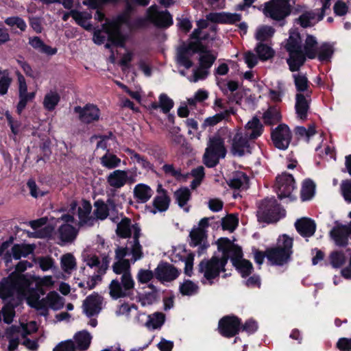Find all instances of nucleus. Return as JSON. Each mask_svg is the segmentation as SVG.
<instances>
[{"instance_id": "nucleus-1", "label": "nucleus", "mask_w": 351, "mask_h": 351, "mask_svg": "<svg viewBox=\"0 0 351 351\" xmlns=\"http://www.w3.org/2000/svg\"><path fill=\"white\" fill-rule=\"evenodd\" d=\"M293 239L286 234L280 235L276 245L267 247V261L272 266H283L292 260Z\"/></svg>"}, {"instance_id": "nucleus-2", "label": "nucleus", "mask_w": 351, "mask_h": 351, "mask_svg": "<svg viewBox=\"0 0 351 351\" xmlns=\"http://www.w3.org/2000/svg\"><path fill=\"white\" fill-rule=\"evenodd\" d=\"M259 222L272 223L285 216V210L274 198H265L258 207L256 214Z\"/></svg>"}, {"instance_id": "nucleus-3", "label": "nucleus", "mask_w": 351, "mask_h": 351, "mask_svg": "<svg viewBox=\"0 0 351 351\" xmlns=\"http://www.w3.org/2000/svg\"><path fill=\"white\" fill-rule=\"evenodd\" d=\"M289 0H270L265 3L263 13L276 21H284L291 13Z\"/></svg>"}, {"instance_id": "nucleus-4", "label": "nucleus", "mask_w": 351, "mask_h": 351, "mask_svg": "<svg viewBox=\"0 0 351 351\" xmlns=\"http://www.w3.org/2000/svg\"><path fill=\"white\" fill-rule=\"evenodd\" d=\"M134 287V281L130 271L124 272L121 278V282L118 279H114L109 285L110 295L113 300L129 296L130 291Z\"/></svg>"}, {"instance_id": "nucleus-5", "label": "nucleus", "mask_w": 351, "mask_h": 351, "mask_svg": "<svg viewBox=\"0 0 351 351\" xmlns=\"http://www.w3.org/2000/svg\"><path fill=\"white\" fill-rule=\"evenodd\" d=\"M198 273L203 275L201 282L204 285L210 286L215 283V280L219 279L222 271L220 269L215 259L212 256L210 258H204L197 266Z\"/></svg>"}, {"instance_id": "nucleus-6", "label": "nucleus", "mask_w": 351, "mask_h": 351, "mask_svg": "<svg viewBox=\"0 0 351 351\" xmlns=\"http://www.w3.org/2000/svg\"><path fill=\"white\" fill-rule=\"evenodd\" d=\"M241 327V319L233 314L223 316L218 323V331L226 338H231L238 335Z\"/></svg>"}, {"instance_id": "nucleus-7", "label": "nucleus", "mask_w": 351, "mask_h": 351, "mask_svg": "<svg viewBox=\"0 0 351 351\" xmlns=\"http://www.w3.org/2000/svg\"><path fill=\"white\" fill-rule=\"evenodd\" d=\"M271 139L275 147L280 150H286L291 141L292 133L285 123H280L271 132Z\"/></svg>"}, {"instance_id": "nucleus-8", "label": "nucleus", "mask_w": 351, "mask_h": 351, "mask_svg": "<svg viewBox=\"0 0 351 351\" xmlns=\"http://www.w3.org/2000/svg\"><path fill=\"white\" fill-rule=\"evenodd\" d=\"M276 184L279 199H282L285 197H289L291 200L296 199L292 195V192L295 189V181L291 174L283 173L281 176H277Z\"/></svg>"}, {"instance_id": "nucleus-9", "label": "nucleus", "mask_w": 351, "mask_h": 351, "mask_svg": "<svg viewBox=\"0 0 351 351\" xmlns=\"http://www.w3.org/2000/svg\"><path fill=\"white\" fill-rule=\"evenodd\" d=\"M148 12L149 21L158 28L167 29L173 23L172 15L167 10L158 11L156 7L152 5L149 8Z\"/></svg>"}, {"instance_id": "nucleus-10", "label": "nucleus", "mask_w": 351, "mask_h": 351, "mask_svg": "<svg viewBox=\"0 0 351 351\" xmlns=\"http://www.w3.org/2000/svg\"><path fill=\"white\" fill-rule=\"evenodd\" d=\"M73 111L78 114L79 120L85 124L97 121L100 117V110L97 106L92 104H87L84 107L77 106L74 107Z\"/></svg>"}, {"instance_id": "nucleus-11", "label": "nucleus", "mask_w": 351, "mask_h": 351, "mask_svg": "<svg viewBox=\"0 0 351 351\" xmlns=\"http://www.w3.org/2000/svg\"><path fill=\"white\" fill-rule=\"evenodd\" d=\"M250 140L248 137V132L245 134L238 130L232 138L231 152L233 155L243 156L246 152L248 154L252 153V147L249 143Z\"/></svg>"}, {"instance_id": "nucleus-12", "label": "nucleus", "mask_w": 351, "mask_h": 351, "mask_svg": "<svg viewBox=\"0 0 351 351\" xmlns=\"http://www.w3.org/2000/svg\"><path fill=\"white\" fill-rule=\"evenodd\" d=\"M329 234L337 247H346L348 245L350 234L347 225L337 223L330 230Z\"/></svg>"}, {"instance_id": "nucleus-13", "label": "nucleus", "mask_w": 351, "mask_h": 351, "mask_svg": "<svg viewBox=\"0 0 351 351\" xmlns=\"http://www.w3.org/2000/svg\"><path fill=\"white\" fill-rule=\"evenodd\" d=\"M189 237L191 239L189 245L192 247L198 246L197 253L199 255L204 253L209 246L206 241L207 231L193 227L189 233Z\"/></svg>"}, {"instance_id": "nucleus-14", "label": "nucleus", "mask_w": 351, "mask_h": 351, "mask_svg": "<svg viewBox=\"0 0 351 351\" xmlns=\"http://www.w3.org/2000/svg\"><path fill=\"white\" fill-rule=\"evenodd\" d=\"M154 274L160 281L171 282L176 279L180 273L173 265L161 261L155 269Z\"/></svg>"}, {"instance_id": "nucleus-15", "label": "nucleus", "mask_w": 351, "mask_h": 351, "mask_svg": "<svg viewBox=\"0 0 351 351\" xmlns=\"http://www.w3.org/2000/svg\"><path fill=\"white\" fill-rule=\"evenodd\" d=\"M102 297L93 292L86 298L83 302L84 313L88 317L97 315L101 310Z\"/></svg>"}, {"instance_id": "nucleus-16", "label": "nucleus", "mask_w": 351, "mask_h": 351, "mask_svg": "<svg viewBox=\"0 0 351 351\" xmlns=\"http://www.w3.org/2000/svg\"><path fill=\"white\" fill-rule=\"evenodd\" d=\"M206 18L208 21L214 23L220 24H235L237 22H240L242 16L238 13H230V12H210L206 15Z\"/></svg>"}, {"instance_id": "nucleus-17", "label": "nucleus", "mask_w": 351, "mask_h": 351, "mask_svg": "<svg viewBox=\"0 0 351 351\" xmlns=\"http://www.w3.org/2000/svg\"><path fill=\"white\" fill-rule=\"evenodd\" d=\"M134 180L128 176L127 171L124 170H115L110 173L107 177L108 184L115 189H121L126 183H132Z\"/></svg>"}, {"instance_id": "nucleus-18", "label": "nucleus", "mask_w": 351, "mask_h": 351, "mask_svg": "<svg viewBox=\"0 0 351 351\" xmlns=\"http://www.w3.org/2000/svg\"><path fill=\"white\" fill-rule=\"evenodd\" d=\"M217 249L222 254H232L234 257L242 258L243 256L242 248L233 243L228 237H221L217 241Z\"/></svg>"}, {"instance_id": "nucleus-19", "label": "nucleus", "mask_w": 351, "mask_h": 351, "mask_svg": "<svg viewBox=\"0 0 351 351\" xmlns=\"http://www.w3.org/2000/svg\"><path fill=\"white\" fill-rule=\"evenodd\" d=\"M297 232L303 237H311L316 231V224L313 219L302 217L295 223Z\"/></svg>"}, {"instance_id": "nucleus-20", "label": "nucleus", "mask_w": 351, "mask_h": 351, "mask_svg": "<svg viewBox=\"0 0 351 351\" xmlns=\"http://www.w3.org/2000/svg\"><path fill=\"white\" fill-rule=\"evenodd\" d=\"M194 47H191V42L187 45H181L178 50V63L186 69L193 66V62L191 58L195 54Z\"/></svg>"}, {"instance_id": "nucleus-21", "label": "nucleus", "mask_w": 351, "mask_h": 351, "mask_svg": "<svg viewBox=\"0 0 351 351\" xmlns=\"http://www.w3.org/2000/svg\"><path fill=\"white\" fill-rule=\"evenodd\" d=\"M303 93H297L295 95V110L298 118L302 121H306L308 112L310 109V100H308Z\"/></svg>"}, {"instance_id": "nucleus-22", "label": "nucleus", "mask_w": 351, "mask_h": 351, "mask_svg": "<svg viewBox=\"0 0 351 351\" xmlns=\"http://www.w3.org/2000/svg\"><path fill=\"white\" fill-rule=\"evenodd\" d=\"M206 153H210L213 156H218L219 157L224 158L226 154V149L223 139L219 136H215L210 138L208 147L206 149Z\"/></svg>"}, {"instance_id": "nucleus-23", "label": "nucleus", "mask_w": 351, "mask_h": 351, "mask_svg": "<svg viewBox=\"0 0 351 351\" xmlns=\"http://www.w3.org/2000/svg\"><path fill=\"white\" fill-rule=\"evenodd\" d=\"M289 58L287 59V63L289 65V70L291 72L298 71L302 66L306 62L307 57L303 52V50L289 52Z\"/></svg>"}, {"instance_id": "nucleus-24", "label": "nucleus", "mask_w": 351, "mask_h": 351, "mask_svg": "<svg viewBox=\"0 0 351 351\" xmlns=\"http://www.w3.org/2000/svg\"><path fill=\"white\" fill-rule=\"evenodd\" d=\"M133 245L131 249L133 261L135 262L140 260L143 256L142 246L140 243L139 239L141 237V227L138 223H135L133 226Z\"/></svg>"}, {"instance_id": "nucleus-25", "label": "nucleus", "mask_w": 351, "mask_h": 351, "mask_svg": "<svg viewBox=\"0 0 351 351\" xmlns=\"http://www.w3.org/2000/svg\"><path fill=\"white\" fill-rule=\"evenodd\" d=\"M232 263L241 274V277L244 278L248 277L254 270L252 263L249 260L243 258V257H233L232 258Z\"/></svg>"}, {"instance_id": "nucleus-26", "label": "nucleus", "mask_w": 351, "mask_h": 351, "mask_svg": "<svg viewBox=\"0 0 351 351\" xmlns=\"http://www.w3.org/2000/svg\"><path fill=\"white\" fill-rule=\"evenodd\" d=\"M162 195H156L153 199L154 209L150 210V212L156 214L158 212L166 211L170 205L171 198L167 195V191L165 189H162Z\"/></svg>"}, {"instance_id": "nucleus-27", "label": "nucleus", "mask_w": 351, "mask_h": 351, "mask_svg": "<svg viewBox=\"0 0 351 351\" xmlns=\"http://www.w3.org/2000/svg\"><path fill=\"white\" fill-rule=\"evenodd\" d=\"M29 45L40 53L47 56H53L56 54L58 51L57 48L46 45L38 36L29 37Z\"/></svg>"}, {"instance_id": "nucleus-28", "label": "nucleus", "mask_w": 351, "mask_h": 351, "mask_svg": "<svg viewBox=\"0 0 351 351\" xmlns=\"http://www.w3.org/2000/svg\"><path fill=\"white\" fill-rule=\"evenodd\" d=\"M173 197L178 206L184 208L185 212L188 213L190 208L185 207V206L191 198V192L189 188L186 186L180 187L174 192Z\"/></svg>"}, {"instance_id": "nucleus-29", "label": "nucleus", "mask_w": 351, "mask_h": 351, "mask_svg": "<svg viewBox=\"0 0 351 351\" xmlns=\"http://www.w3.org/2000/svg\"><path fill=\"white\" fill-rule=\"evenodd\" d=\"M317 45L318 43L316 38L313 35L307 34L303 50V52L307 58L310 60L316 58L318 49Z\"/></svg>"}, {"instance_id": "nucleus-30", "label": "nucleus", "mask_w": 351, "mask_h": 351, "mask_svg": "<svg viewBox=\"0 0 351 351\" xmlns=\"http://www.w3.org/2000/svg\"><path fill=\"white\" fill-rule=\"evenodd\" d=\"M71 14L76 23L87 31H90L93 28L91 23L87 21L92 18V14L88 12H80L77 10H71Z\"/></svg>"}, {"instance_id": "nucleus-31", "label": "nucleus", "mask_w": 351, "mask_h": 351, "mask_svg": "<svg viewBox=\"0 0 351 351\" xmlns=\"http://www.w3.org/2000/svg\"><path fill=\"white\" fill-rule=\"evenodd\" d=\"M285 48L289 52L302 50V38L298 31H291Z\"/></svg>"}, {"instance_id": "nucleus-32", "label": "nucleus", "mask_w": 351, "mask_h": 351, "mask_svg": "<svg viewBox=\"0 0 351 351\" xmlns=\"http://www.w3.org/2000/svg\"><path fill=\"white\" fill-rule=\"evenodd\" d=\"M153 193L150 186L145 184H138L134 189V197L141 203L147 202L152 196Z\"/></svg>"}, {"instance_id": "nucleus-33", "label": "nucleus", "mask_w": 351, "mask_h": 351, "mask_svg": "<svg viewBox=\"0 0 351 351\" xmlns=\"http://www.w3.org/2000/svg\"><path fill=\"white\" fill-rule=\"evenodd\" d=\"M231 189H240L249 183V178L247 175L240 171H236L232 177L227 182Z\"/></svg>"}, {"instance_id": "nucleus-34", "label": "nucleus", "mask_w": 351, "mask_h": 351, "mask_svg": "<svg viewBox=\"0 0 351 351\" xmlns=\"http://www.w3.org/2000/svg\"><path fill=\"white\" fill-rule=\"evenodd\" d=\"M13 258L20 260L34 253V246L30 244H14L11 248Z\"/></svg>"}, {"instance_id": "nucleus-35", "label": "nucleus", "mask_w": 351, "mask_h": 351, "mask_svg": "<svg viewBox=\"0 0 351 351\" xmlns=\"http://www.w3.org/2000/svg\"><path fill=\"white\" fill-rule=\"evenodd\" d=\"M296 90L298 93H305L306 97H311L312 90L309 89V81L304 74H295L293 75Z\"/></svg>"}, {"instance_id": "nucleus-36", "label": "nucleus", "mask_w": 351, "mask_h": 351, "mask_svg": "<svg viewBox=\"0 0 351 351\" xmlns=\"http://www.w3.org/2000/svg\"><path fill=\"white\" fill-rule=\"evenodd\" d=\"M245 129L252 130L250 133H248V137L250 140L256 139L263 132V125L256 117H254L252 120L247 122Z\"/></svg>"}, {"instance_id": "nucleus-37", "label": "nucleus", "mask_w": 351, "mask_h": 351, "mask_svg": "<svg viewBox=\"0 0 351 351\" xmlns=\"http://www.w3.org/2000/svg\"><path fill=\"white\" fill-rule=\"evenodd\" d=\"M131 219L128 217L123 218L117 224L116 234L122 239L130 238L132 236V230H133Z\"/></svg>"}, {"instance_id": "nucleus-38", "label": "nucleus", "mask_w": 351, "mask_h": 351, "mask_svg": "<svg viewBox=\"0 0 351 351\" xmlns=\"http://www.w3.org/2000/svg\"><path fill=\"white\" fill-rule=\"evenodd\" d=\"M102 29L108 34V40L111 45L116 47H123L125 45L124 38L120 30H116L110 27L102 25Z\"/></svg>"}, {"instance_id": "nucleus-39", "label": "nucleus", "mask_w": 351, "mask_h": 351, "mask_svg": "<svg viewBox=\"0 0 351 351\" xmlns=\"http://www.w3.org/2000/svg\"><path fill=\"white\" fill-rule=\"evenodd\" d=\"M74 339L77 345L76 348L81 351H85L90 345L92 337L87 330H82L75 335Z\"/></svg>"}, {"instance_id": "nucleus-40", "label": "nucleus", "mask_w": 351, "mask_h": 351, "mask_svg": "<svg viewBox=\"0 0 351 351\" xmlns=\"http://www.w3.org/2000/svg\"><path fill=\"white\" fill-rule=\"evenodd\" d=\"M60 239L63 242H72L77 235V230L72 225L66 223L60 226L58 229Z\"/></svg>"}, {"instance_id": "nucleus-41", "label": "nucleus", "mask_w": 351, "mask_h": 351, "mask_svg": "<svg viewBox=\"0 0 351 351\" xmlns=\"http://www.w3.org/2000/svg\"><path fill=\"white\" fill-rule=\"evenodd\" d=\"M16 291V289L10 277L3 279L0 282V298L3 300L13 298Z\"/></svg>"}, {"instance_id": "nucleus-42", "label": "nucleus", "mask_w": 351, "mask_h": 351, "mask_svg": "<svg viewBox=\"0 0 351 351\" xmlns=\"http://www.w3.org/2000/svg\"><path fill=\"white\" fill-rule=\"evenodd\" d=\"M315 184L314 182L308 178L305 179L302 184L300 199L302 202L309 201L315 195Z\"/></svg>"}, {"instance_id": "nucleus-43", "label": "nucleus", "mask_w": 351, "mask_h": 351, "mask_svg": "<svg viewBox=\"0 0 351 351\" xmlns=\"http://www.w3.org/2000/svg\"><path fill=\"white\" fill-rule=\"evenodd\" d=\"M334 51L333 46L329 43L324 42L318 47L316 58L322 62L330 61Z\"/></svg>"}, {"instance_id": "nucleus-44", "label": "nucleus", "mask_w": 351, "mask_h": 351, "mask_svg": "<svg viewBox=\"0 0 351 351\" xmlns=\"http://www.w3.org/2000/svg\"><path fill=\"white\" fill-rule=\"evenodd\" d=\"M264 123L267 125H273L279 123L282 119L281 114L276 108L269 107L263 115Z\"/></svg>"}, {"instance_id": "nucleus-45", "label": "nucleus", "mask_w": 351, "mask_h": 351, "mask_svg": "<svg viewBox=\"0 0 351 351\" xmlns=\"http://www.w3.org/2000/svg\"><path fill=\"white\" fill-rule=\"evenodd\" d=\"M130 18L126 14L120 13L111 21H107L102 25L110 27L116 30H120L123 25H130Z\"/></svg>"}, {"instance_id": "nucleus-46", "label": "nucleus", "mask_w": 351, "mask_h": 351, "mask_svg": "<svg viewBox=\"0 0 351 351\" xmlns=\"http://www.w3.org/2000/svg\"><path fill=\"white\" fill-rule=\"evenodd\" d=\"M165 315L160 312H156L148 316L145 326L153 330L160 328L165 323Z\"/></svg>"}, {"instance_id": "nucleus-47", "label": "nucleus", "mask_w": 351, "mask_h": 351, "mask_svg": "<svg viewBox=\"0 0 351 351\" xmlns=\"http://www.w3.org/2000/svg\"><path fill=\"white\" fill-rule=\"evenodd\" d=\"M258 58L262 61H266L274 56L275 52L274 49L263 43H258L255 48Z\"/></svg>"}, {"instance_id": "nucleus-48", "label": "nucleus", "mask_w": 351, "mask_h": 351, "mask_svg": "<svg viewBox=\"0 0 351 351\" xmlns=\"http://www.w3.org/2000/svg\"><path fill=\"white\" fill-rule=\"evenodd\" d=\"M60 100V96L56 92L50 91L45 95L43 106L48 111H53Z\"/></svg>"}, {"instance_id": "nucleus-49", "label": "nucleus", "mask_w": 351, "mask_h": 351, "mask_svg": "<svg viewBox=\"0 0 351 351\" xmlns=\"http://www.w3.org/2000/svg\"><path fill=\"white\" fill-rule=\"evenodd\" d=\"M100 160L101 165L108 169H114L119 167L121 163V159L115 154L109 153L108 151L101 158Z\"/></svg>"}, {"instance_id": "nucleus-50", "label": "nucleus", "mask_w": 351, "mask_h": 351, "mask_svg": "<svg viewBox=\"0 0 351 351\" xmlns=\"http://www.w3.org/2000/svg\"><path fill=\"white\" fill-rule=\"evenodd\" d=\"M94 206L95 208L94 214L98 219L104 220L108 217L109 208L102 199L95 201Z\"/></svg>"}, {"instance_id": "nucleus-51", "label": "nucleus", "mask_w": 351, "mask_h": 351, "mask_svg": "<svg viewBox=\"0 0 351 351\" xmlns=\"http://www.w3.org/2000/svg\"><path fill=\"white\" fill-rule=\"evenodd\" d=\"M47 299L48 300L49 307L53 310H59L63 306L62 298L55 291H50L47 295Z\"/></svg>"}, {"instance_id": "nucleus-52", "label": "nucleus", "mask_w": 351, "mask_h": 351, "mask_svg": "<svg viewBox=\"0 0 351 351\" xmlns=\"http://www.w3.org/2000/svg\"><path fill=\"white\" fill-rule=\"evenodd\" d=\"M230 111L228 110H224L223 112H221L215 114L213 117H209L206 118L203 123L204 128L207 126H214L223 121V119H227L230 116Z\"/></svg>"}, {"instance_id": "nucleus-53", "label": "nucleus", "mask_w": 351, "mask_h": 351, "mask_svg": "<svg viewBox=\"0 0 351 351\" xmlns=\"http://www.w3.org/2000/svg\"><path fill=\"white\" fill-rule=\"evenodd\" d=\"M239 224V219L233 214L228 215L221 219L223 230L233 232Z\"/></svg>"}, {"instance_id": "nucleus-54", "label": "nucleus", "mask_w": 351, "mask_h": 351, "mask_svg": "<svg viewBox=\"0 0 351 351\" xmlns=\"http://www.w3.org/2000/svg\"><path fill=\"white\" fill-rule=\"evenodd\" d=\"M180 292L182 295H192L198 291V286L190 280H186L180 284Z\"/></svg>"}, {"instance_id": "nucleus-55", "label": "nucleus", "mask_w": 351, "mask_h": 351, "mask_svg": "<svg viewBox=\"0 0 351 351\" xmlns=\"http://www.w3.org/2000/svg\"><path fill=\"white\" fill-rule=\"evenodd\" d=\"M162 170L166 176H171L179 181L187 177V175L182 173L181 169H176L173 164H165Z\"/></svg>"}, {"instance_id": "nucleus-56", "label": "nucleus", "mask_w": 351, "mask_h": 351, "mask_svg": "<svg viewBox=\"0 0 351 351\" xmlns=\"http://www.w3.org/2000/svg\"><path fill=\"white\" fill-rule=\"evenodd\" d=\"M128 152L132 154V158L136 160V162L138 163L143 169L154 171V165L151 163L145 156H141L140 154L132 149H129Z\"/></svg>"}, {"instance_id": "nucleus-57", "label": "nucleus", "mask_w": 351, "mask_h": 351, "mask_svg": "<svg viewBox=\"0 0 351 351\" xmlns=\"http://www.w3.org/2000/svg\"><path fill=\"white\" fill-rule=\"evenodd\" d=\"M330 264L334 268L341 267L346 262V256L341 251H333L330 254Z\"/></svg>"}, {"instance_id": "nucleus-58", "label": "nucleus", "mask_w": 351, "mask_h": 351, "mask_svg": "<svg viewBox=\"0 0 351 351\" xmlns=\"http://www.w3.org/2000/svg\"><path fill=\"white\" fill-rule=\"evenodd\" d=\"M315 16L316 14L312 11L305 12L299 16L297 21L303 28L312 27L313 23H311V21L314 20Z\"/></svg>"}, {"instance_id": "nucleus-59", "label": "nucleus", "mask_w": 351, "mask_h": 351, "mask_svg": "<svg viewBox=\"0 0 351 351\" xmlns=\"http://www.w3.org/2000/svg\"><path fill=\"white\" fill-rule=\"evenodd\" d=\"M275 32V29L271 26H263L258 29L256 33V39L260 43L267 40L271 37Z\"/></svg>"}, {"instance_id": "nucleus-60", "label": "nucleus", "mask_w": 351, "mask_h": 351, "mask_svg": "<svg viewBox=\"0 0 351 351\" xmlns=\"http://www.w3.org/2000/svg\"><path fill=\"white\" fill-rule=\"evenodd\" d=\"M160 108L164 114H167L173 108V101L165 93L159 95Z\"/></svg>"}, {"instance_id": "nucleus-61", "label": "nucleus", "mask_w": 351, "mask_h": 351, "mask_svg": "<svg viewBox=\"0 0 351 351\" xmlns=\"http://www.w3.org/2000/svg\"><path fill=\"white\" fill-rule=\"evenodd\" d=\"M2 314L3 317V322L8 324H11L15 315L14 306L10 302L5 304L2 308Z\"/></svg>"}, {"instance_id": "nucleus-62", "label": "nucleus", "mask_w": 351, "mask_h": 351, "mask_svg": "<svg viewBox=\"0 0 351 351\" xmlns=\"http://www.w3.org/2000/svg\"><path fill=\"white\" fill-rule=\"evenodd\" d=\"M62 267L65 271L73 269L76 266L74 256L71 254H66L61 258Z\"/></svg>"}, {"instance_id": "nucleus-63", "label": "nucleus", "mask_w": 351, "mask_h": 351, "mask_svg": "<svg viewBox=\"0 0 351 351\" xmlns=\"http://www.w3.org/2000/svg\"><path fill=\"white\" fill-rule=\"evenodd\" d=\"M12 82V79L10 77L8 71L5 70V74L0 78V95H4L7 94Z\"/></svg>"}, {"instance_id": "nucleus-64", "label": "nucleus", "mask_w": 351, "mask_h": 351, "mask_svg": "<svg viewBox=\"0 0 351 351\" xmlns=\"http://www.w3.org/2000/svg\"><path fill=\"white\" fill-rule=\"evenodd\" d=\"M217 59V56L210 53L201 55L199 59V66L202 69H209L215 61Z\"/></svg>"}]
</instances>
